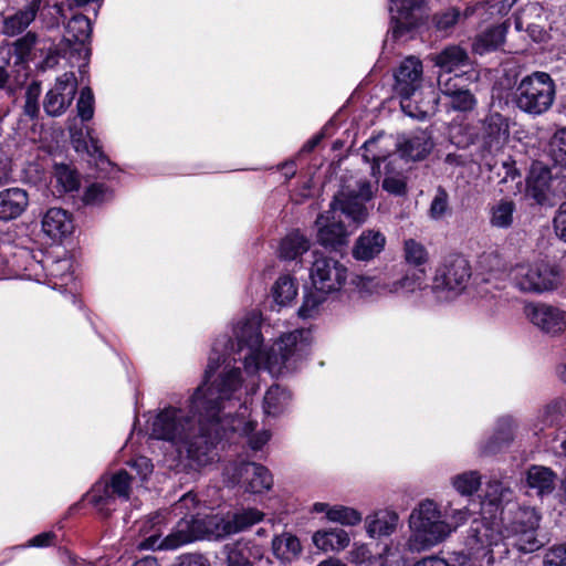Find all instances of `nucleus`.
<instances>
[{
    "label": "nucleus",
    "instance_id": "23",
    "mask_svg": "<svg viewBox=\"0 0 566 566\" xmlns=\"http://www.w3.org/2000/svg\"><path fill=\"white\" fill-rule=\"evenodd\" d=\"M29 197L25 190L10 188L0 192V220L9 221L18 218L28 207Z\"/></svg>",
    "mask_w": 566,
    "mask_h": 566
},
{
    "label": "nucleus",
    "instance_id": "5",
    "mask_svg": "<svg viewBox=\"0 0 566 566\" xmlns=\"http://www.w3.org/2000/svg\"><path fill=\"white\" fill-rule=\"evenodd\" d=\"M161 521L160 513H156L148 518L145 525L149 524V530L154 533L138 544L140 549L174 551L200 538L199 526L196 525L193 515L181 517L175 528L164 538H160L159 525Z\"/></svg>",
    "mask_w": 566,
    "mask_h": 566
},
{
    "label": "nucleus",
    "instance_id": "60",
    "mask_svg": "<svg viewBox=\"0 0 566 566\" xmlns=\"http://www.w3.org/2000/svg\"><path fill=\"white\" fill-rule=\"evenodd\" d=\"M544 566H566V546L551 548L544 557Z\"/></svg>",
    "mask_w": 566,
    "mask_h": 566
},
{
    "label": "nucleus",
    "instance_id": "61",
    "mask_svg": "<svg viewBox=\"0 0 566 566\" xmlns=\"http://www.w3.org/2000/svg\"><path fill=\"white\" fill-rule=\"evenodd\" d=\"M197 497L192 493L185 494L175 505H174V512L177 514H185V516L193 515L197 517L192 511L197 506Z\"/></svg>",
    "mask_w": 566,
    "mask_h": 566
},
{
    "label": "nucleus",
    "instance_id": "33",
    "mask_svg": "<svg viewBox=\"0 0 566 566\" xmlns=\"http://www.w3.org/2000/svg\"><path fill=\"white\" fill-rule=\"evenodd\" d=\"M515 203L501 199L490 207V224L497 229H507L513 224Z\"/></svg>",
    "mask_w": 566,
    "mask_h": 566
},
{
    "label": "nucleus",
    "instance_id": "47",
    "mask_svg": "<svg viewBox=\"0 0 566 566\" xmlns=\"http://www.w3.org/2000/svg\"><path fill=\"white\" fill-rule=\"evenodd\" d=\"M510 493V489L505 488L502 482L490 481L486 484L483 503L488 501L489 504L497 506L502 501L506 500Z\"/></svg>",
    "mask_w": 566,
    "mask_h": 566
},
{
    "label": "nucleus",
    "instance_id": "11",
    "mask_svg": "<svg viewBox=\"0 0 566 566\" xmlns=\"http://www.w3.org/2000/svg\"><path fill=\"white\" fill-rule=\"evenodd\" d=\"M77 91V80L73 72H66L56 78L54 86L46 93L43 107L48 115H62L71 105Z\"/></svg>",
    "mask_w": 566,
    "mask_h": 566
},
{
    "label": "nucleus",
    "instance_id": "40",
    "mask_svg": "<svg viewBox=\"0 0 566 566\" xmlns=\"http://www.w3.org/2000/svg\"><path fill=\"white\" fill-rule=\"evenodd\" d=\"M555 483L556 475L551 469L533 465V489L537 490L539 496L552 493Z\"/></svg>",
    "mask_w": 566,
    "mask_h": 566
},
{
    "label": "nucleus",
    "instance_id": "3",
    "mask_svg": "<svg viewBox=\"0 0 566 566\" xmlns=\"http://www.w3.org/2000/svg\"><path fill=\"white\" fill-rule=\"evenodd\" d=\"M373 195L374 187L366 179L356 180L354 185L343 186L331 202L329 210L319 214L316 219L317 241L326 248H337L345 244L348 232L339 219L338 212L357 224L365 222L368 217L365 202L370 200Z\"/></svg>",
    "mask_w": 566,
    "mask_h": 566
},
{
    "label": "nucleus",
    "instance_id": "14",
    "mask_svg": "<svg viewBox=\"0 0 566 566\" xmlns=\"http://www.w3.org/2000/svg\"><path fill=\"white\" fill-rule=\"evenodd\" d=\"M501 539L502 533L499 525L485 520L473 521L468 532L465 545L470 554L474 555L497 545Z\"/></svg>",
    "mask_w": 566,
    "mask_h": 566
},
{
    "label": "nucleus",
    "instance_id": "64",
    "mask_svg": "<svg viewBox=\"0 0 566 566\" xmlns=\"http://www.w3.org/2000/svg\"><path fill=\"white\" fill-rule=\"evenodd\" d=\"M177 566H210L209 560L200 554H185L178 558Z\"/></svg>",
    "mask_w": 566,
    "mask_h": 566
},
{
    "label": "nucleus",
    "instance_id": "30",
    "mask_svg": "<svg viewBox=\"0 0 566 566\" xmlns=\"http://www.w3.org/2000/svg\"><path fill=\"white\" fill-rule=\"evenodd\" d=\"M348 533L342 528L317 531L313 535L314 545L324 552H339L349 545Z\"/></svg>",
    "mask_w": 566,
    "mask_h": 566
},
{
    "label": "nucleus",
    "instance_id": "34",
    "mask_svg": "<svg viewBox=\"0 0 566 566\" xmlns=\"http://www.w3.org/2000/svg\"><path fill=\"white\" fill-rule=\"evenodd\" d=\"M308 249V240L297 231L292 232L282 240L280 245V256L286 260H294Z\"/></svg>",
    "mask_w": 566,
    "mask_h": 566
},
{
    "label": "nucleus",
    "instance_id": "31",
    "mask_svg": "<svg viewBox=\"0 0 566 566\" xmlns=\"http://www.w3.org/2000/svg\"><path fill=\"white\" fill-rule=\"evenodd\" d=\"M506 34L504 25H495L480 33L473 43V51L478 54H485L497 50L503 43Z\"/></svg>",
    "mask_w": 566,
    "mask_h": 566
},
{
    "label": "nucleus",
    "instance_id": "1",
    "mask_svg": "<svg viewBox=\"0 0 566 566\" xmlns=\"http://www.w3.org/2000/svg\"><path fill=\"white\" fill-rule=\"evenodd\" d=\"M241 382L240 368L213 349L205 380L190 398L188 413L175 407L164 409L153 422L151 437L169 441L192 467L213 461V450L228 430L249 436L251 449L260 450L269 441L270 432L252 434L255 422L244 421L243 412L233 418L228 411L234 405Z\"/></svg>",
    "mask_w": 566,
    "mask_h": 566
},
{
    "label": "nucleus",
    "instance_id": "35",
    "mask_svg": "<svg viewBox=\"0 0 566 566\" xmlns=\"http://www.w3.org/2000/svg\"><path fill=\"white\" fill-rule=\"evenodd\" d=\"M481 483L482 476L476 470L464 471L451 478V485L463 496L474 494L480 489Z\"/></svg>",
    "mask_w": 566,
    "mask_h": 566
},
{
    "label": "nucleus",
    "instance_id": "27",
    "mask_svg": "<svg viewBox=\"0 0 566 566\" xmlns=\"http://www.w3.org/2000/svg\"><path fill=\"white\" fill-rule=\"evenodd\" d=\"M42 229L51 238H61L72 232L73 222L66 210L51 208L43 216Z\"/></svg>",
    "mask_w": 566,
    "mask_h": 566
},
{
    "label": "nucleus",
    "instance_id": "2",
    "mask_svg": "<svg viewBox=\"0 0 566 566\" xmlns=\"http://www.w3.org/2000/svg\"><path fill=\"white\" fill-rule=\"evenodd\" d=\"M238 352L245 353L239 357L243 359L247 369L264 367L272 375H281L284 370L296 368L307 354L311 345V333L306 329H296L282 335L266 352L261 350L262 335L260 321L255 314L240 319L234 327Z\"/></svg>",
    "mask_w": 566,
    "mask_h": 566
},
{
    "label": "nucleus",
    "instance_id": "50",
    "mask_svg": "<svg viewBox=\"0 0 566 566\" xmlns=\"http://www.w3.org/2000/svg\"><path fill=\"white\" fill-rule=\"evenodd\" d=\"M450 107L459 112H469L473 109L476 104L474 96L469 90L458 91L454 95L450 96Z\"/></svg>",
    "mask_w": 566,
    "mask_h": 566
},
{
    "label": "nucleus",
    "instance_id": "6",
    "mask_svg": "<svg viewBox=\"0 0 566 566\" xmlns=\"http://www.w3.org/2000/svg\"><path fill=\"white\" fill-rule=\"evenodd\" d=\"M470 277L468 260L458 254L449 255L436 270L432 291L440 298L451 300L467 289Z\"/></svg>",
    "mask_w": 566,
    "mask_h": 566
},
{
    "label": "nucleus",
    "instance_id": "25",
    "mask_svg": "<svg viewBox=\"0 0 566 566\" xmlns=\"http://www.w3.org/2000/svg\"><path fill=\"white\" fill-rule=\"evenodd\" d=\"M433 143L427 130L418 129L410 134L399 144L401 158L408 157L412 160L423 159L432 149Z\"/></svg>",
    "mask_w": 566,
    "mask_h": 566
},
{
    "label": "nucleus",
    "instance_id": "41",
    "mask_svg": "<svg viewBox=\"0 0 566 566\" xmlns=\"http://www.w3.org/2000/svg\"><path fill=\"white\" fill-rule=\"evenodd\" d=\"M548 155L558 165L566 166V126L558 128L548 142Z\"/></svg>",
    "mask_w": 566,
    "mask_h": 566
},
{
    "label": "nucleus",
    "instance_id": "24",
    "mask_svg": "<svg viewBox=\"0 0 566 566\" xmlns=\"http://www.w3.org/2000/svg\"><path fill=\"white\" fill-rule=\"evenodd\" d=\"M432 61L436 66L442 70L441 73L451 74L461 71L470 65L468 52L459 45H449L441 52L433 55Z\"/></svg>",
    "mask_w": 566,
    "mask_h": 566
},
{
    "label": "nucleus",
    "instance_id": "45",
    "mask_svg": "<svg viewBox=\"0 0 566 566\" xmlns=\"http://www.w3.org/2000/svg\"><path fill=\"white\" fill-rule=\"evenodd\" d=\"M449 210V195L443 188L439 187L431 201L429 216L434 220H441Z\"/></svg>",
    "mask_w": 566,
    "mask_h": 566
},
{
    "label": "nucleus",
    "instance_id": "44",
    "mask_svg": "<svg viewBox=\"0 0 566 566\" xmlns=\"http://www.w3.org/2000/svg\"><path fill=\"white\" fill-rule=\"evenodd\" d=\"M405 258L409 264L421 266L428 260L426 248L413 239L405 242Z\"/></svg>",
    "mask_w": 566,
    "mask_h": 566
},
{
    "label": "nucleus",
    "instance_id": "53",
    "mask_svg": "<svg viewBox=\"0 0 566 566\" xmlns=\"http://www.w3.org/2000/svg\"><path fill=\"white\" fill-rule=\"evenodd\" d=\"M325 295V293H321L318 291L307 294L304 297L303 305L298 311L300 315L304 318L312 317L317 311L318 306L324 302Z\"/></svg>",
    "mask_w": 566,
    "mask_h": 566
},
{
    "label": "nucleus",
    "instance_id": "46",
    "mask_svg": "<svg viewBox=\"0 0 566 566\" xmlns=\"http://www.w3.org/2000/svg\"><path fill=\"white\" fill-rule=\"evenodd\" d=\"M82 120H90L94 115V96L90 87H83L76 104Z\"/></svg>",
    "mask_w": 566,
    "mask_h": 566
},
{
    "label": "nucleus",
    "instance_id": "59",
    "mask_svg": "<svg viewBox=\"0 0 566 566\" xmlns=\"http://www.w3.org/2000/svg\"><path fill=\"white\" fill-rule=\"evenodd\" d=\"M553 228L556 237L566 242V201L558 207L553 219Z\"/></svg>",
    "mask_w": 566,
    "mask_h": 566
},
{
    "label": "nucleus",
    "instance_id": "4",
    "mask_svg": "<svg viewBox=\"0 0 566 566\" xmlns=\"http://www.w3.org/2000/svg\"><path fill=\"white\" fill-rule=\"evenodd\" d=\"M408 522L411 534L407 546L412 553L431 549L452 534V526H449L440 505L430 499L417 504Z\"/></svg>",
    "mask_w": 566,
    "mask_h": 566
},
{
    "label": "nucleus",
    "instance_id": "22",
    "mask_svg": "<svg viewBox=\"0 0 566 566\" xmlns=\"http://www.w3.org/2000/svg\"><path fill=\"white\" fill-rule=\"evenodd\" d=\"M399 515L395 511L380 510L365 518L366 532L371 538L391 535L398 525Z\"/></svg>",
    "mask_w": 566,
    "mask_h": 566
},
{
    "label": "nucleus",
    "instance_id": "56",
    "mask_svg": "<svg viewBox=\"0 0 566 566\" xmlns=\"http://www.w3.org/2000/svg\"><path fill=\"white\" fill-rule=\"evenodd\" d=\"M531 77L525 76L516 88L515 92V102L518 108L522 111L530 113L531 112Z\"/></svg>",
    "mask_w": 566,
    "mask_h": 566
},
{
    "label": "nucleus",
    "instance_id": "54",
    "mask_svg": "<svg viewBox=\"0 0 566 566\" xmlns=\"http://www.w3.org/2000/svg\"><path fill=\"white\" fill-rule=\"evenodd\" d=\"M40 86L39 84H32L28 87L25 92V103H24V114L30 118H35L39 114V104L38 98L40 96Z\"/></svg>",
    "mask_w": 566,
    "mask_h": 566
},
{
    "label": "nucleus",
    "instance_id": "21",
    "mask_svg": "<svg viewBox=\"0 0 566 566\" xmlns=\"http://www.w3.org/2000/svg\"><path fill=\"white\" fill-rule=\"evenodd\" d=\"M555 87L551 76L544 72L533 73V114L546 112L553 104Z\"/></svg>",
    "mask_w": 566,
    "mask_h": 566
},
{
    "label": "nucleus",
    "instance_id": "63",
    "mask_svg": "<svg viewBox=\"0 0 566 566\" xmlns=\"http://www.w3.org/2000/svg\"><path fill=\"white\" fill-rule=\"evenodd\" d=\"M460 17V11L452 8L437 17V28L440 30H448L459 21Z\"/></svg>",
    "mask_w": 566,
    "mask_h": 566
},
{
    "label": "nucleus",
    "instance_id": "49",
    "mask_svg": "<svg viewBox=\"0 0 566 566\" xmlns=\"http://www.w3.org/2000/svg\"><path fill=\"white\" fill-rule=\"evenodd\" d=\"M112 196L113 192L106 185L93 184L86 189L84 200L86 203L99 205L109 200Z\"/></svg>",
    "mask_w": 566,
    "mask_h": 566
},
{
    "label": "nucleus",
    "instance_id": "17",
    "mask_svg": "<svg viewBox=\"0 0 566 566\" xmlns=\"http://www.w3.org/2000/svg\"><path fill=\"white\" fill-rule=\"evenodd\" d=\"M41 0H32L13 14L3 18L1 32L6 36H17L28 29L41 9Z\"/></svg>",
    "mask_w": 566,
    "mask_h": 566
},
{
    "label": "nucleus",
    "instance_id": "58",
    "mask_svg": "<svg viewBox=\"0 0 566 566\" xmlns=\"http://www.w3.org/2000/svg\"><path fill=\"white\" fill-rule=\"evenodd\" d=\"M390 1V11H397L401 18L407 19L411 11L420 8L423 0H389Z\"/></svg>",
    "mask_w": 566,
    "mask_h": 566
},
{
    "label": "nucleus",
    "instance_id": "9",
    "mask_svg": "<svg viewBox=\"0 0 566 566\" xmlns=\"http://www.w3.org/2000/svg\"><path fill=\"white\" fill-rule=\"evenodd\" d=\"M224 476L232 485L254 494L270 490L273 483L269 470L255 462L232 463L226 468Z\"/></svg>",
    "mask_w": 566,
    "mask_h": 566
},
{
    "label": "nucleus",
    "instance_id": "52",
    "mask_svg": "<svg viewBox=\"0 0 566 566\" xmlns=\"http://www.w3.org/2000/svg\"><path fill=\"white\" fill-rule=\"evenodd\" d=\"M531 265L521 264L511 270V277L515 286L522 291L527 292L531 290Z\"/></svg>",
    "mask_w": 566,
    "mask_h": 566
},
{
    "label": "nucleus",
    "instance_id": "42",
    "mask_svg": "<svg viewBox=\"0 0 566 566\" xmlns=\"http://www.w3.org/2000/svg\"><path fill=\"white\" fill-rule=\"evenodd\" d=\"M328 520L342 525L355 526L363 521V516L360 512L353 507L334 505L333 509L328 511Z\"/></svg>",
    "mask_w": 566,
    "mask_h": 566
},
{
    "label": "nucleus",
    "instance_id": "15",
    "mask_svg": "<svg viewBox=\"0 0 566 566\" xmlns=\"http://www.w3.org/2000/svg\"><path fill=\"white\" fill-rule=\"evenodd\" d=\"M478 138L489 149H499L509 138V124L499 113L488 115L480 123Z\"/></svg>",
    "mask_w": 566,
    "mask_h": 566
},
{
    "label": "nucleus",
    "instance_id": "51",
    "mask_svg": "<svg viewBox=\"0 0 566 566\" xmlns=\"http://www.w3.org/2000/svg\"><path fill=\"white\" fill-rule=\"evenodd\" d=\"M462 78V74L455 73L454 76H451L447 73H440L438 76V85L440 92L446 96L450 97L454 95L458 91H462V86L459 85L458 81Z\"/></svg>",
    "mask_w": 566,
    "mask_h": 566
},
{
    "label": "nucleus",
    "instance_id": "55",
    "mask_svg": "<svg viewBox=\"0 0 566 566\" xmlns=\"http://www.w3.org/2000/svg\"><path fill=\"white\" fill-rule=\"evenodd\" d=\"M36 42L38 34L32 31L27 32L24 35L14 41L13 48L15 54L21 59L25 57L30 54Z\"/></svg>",
    "mask_w": 566,
    "mask_h": 566
},
{
    "label": "nucleus",
    "instance_id": "7",
    "mask_svg": "<svg viewBox=\"0 0 566 566\" xmlns=\"http://www.w3.org/2000/svg\"><path fill=\"white\" fill-rule=\"evenodd\" d=\"M426 272L418 269L407 272L401 276L384 274L376 277L358 276L354 280V284L361 291L377 294H400L412 293L420 290L424 284Z\"/></svg>",
    "mask_w": 566,
    "mask_h": 566
},
{
    "label": "nucleus",
    "instance_id": "10",
    "mask_svg": "<svg viewBox=\"0 0 566 566\" xmlns=\"http://www.w3.org/2000/svg\"><path fill=\"white\" fill-rule=\"evenodd\" d=\"M422 75V63L415 56L406 57L397 67L394 74V91L398 96L401 97V107L403 109L409 107L406 102L409 101L410 97L413 96L416 92L421 87Z\"/></svg>",
    "mask_w": 566,
    "mask_h": 566
},
{
    "label": "nucleus",
    "instance_id": "28",
    "mask_svg": "<svg viewBox=\"0 0 566 566\" xmlns=\"http://www.w3.org/2000/svg\"><path fill=\"white\" fill-rule=\"evenodd\" d=\"M196 525L199 526L200 538L220 539L233 535L229 513L227 515H210L203 518L196 517Z\"/></svg>",
    "mask_w": 566,
    "mask_h": 566
},
{
    "label": "nucleus",
    "instance_id": "62",
    "mask_svg": "<svg viewBox=\"0 0 566 566\" xmlns=\"http://www.w3.org/2000/svg\"><path fill=\"white\" fill-rule=\"evenodd\" d=\"M129 465L136 471L137 475L145 480L151 474L154 465L147 457H138L129 462Z\"/></svg>",
    "mask_w": 566,
    "mask_h": 566
},
{
    "label": "nucleus",
    "instance_id": "57",
    "mask_svg": "<svg viewBox=\"0 0 566 566\" xmlns=\"http://www.w3.org/2000/svg\"><path fill=\"white\" fill-rule=\"evenodd\" d=\"M479 264L489 272H501L505 269L504 261L497 252L483 253L480 256Z\"/></svg>",
    "mask_w": 566,
    "mask_h": 566
},
{
    "label": "nucleus",
    "instance_id": "43",
    "mask_svg": "<svg viewBox=\"0 0 566 566\" xmlns=\"http://www.w3.org/2000/svg\"><path fill=\"white\" fill-rule=\"evenodd\" d=\"M54 175L57 185H60L65 192L74 191L80 186L77 175L66 165H56Z\"/></svg>",
    "mask_w": 566,
    "mask_h": 566
},
{
    "label": "nucleus",
    "instance_id": "20",
    "mask_svg": "<svg viewBox=\"0 0 566 566\" xmlns=\"http://www.w3.org/2000/svg\"><path fill=\"white\" fill-rule=\"evenodd\" d=\"M560 283V270L554 260H538L533 269V292L555 290Z\"/></svg>",
    "mask_w": 566,
    "mask_h": 566
},
{
    "label": "nucleus",
    "instance_id": "48",
    "mask_svg": "<svg viewBox=\"0 0 566 566\" xmlns=\"http://www.w3.org/2000/svg\"><path fill=\"white\" fill-rule=\"evenodd\" d=\"M444 518H447L449 526H452V533L462 524H464L471 516V511L468 507L454 509L451 503L444 506L442 511Z\"/></svg>",
    "mask_w": 566,
    "mask_h": 566
},
{
    "label": "nucleus",
    "instance_id": "37",
    "mask_svg": "<svg viewBox=\"0 0 566 566\" xmlns=\"http://www.w3.org/2000/svg\"><path fill=\"white\" fill-rule=\"evenodd\" d=\"M272 291L275 302L285 305L296 296L297 285L292 276L282 275L276 280Z\"/></svg>",
    "mask_w": 566,
    "mask_h": 566
},
{
    "label": "nucleus",
    "instance_id": "19",
    "mask_svg": "<svg viewBox=\"0 0 566 566\" xmlns=\"http://www.w3.org/2000/svg\"><path fill=\"white\" fill-rule=\"evenodd\" d=\"M533 324L548 334H557L566 326V314L546 304H533Z\"/></svg>",
    "mask_w": 566,
    "mask_h": 566
},
{
    "label": "nucleus",
    "instance_id": "38",
    "mask_svg": "<svg viewBox=\"0 0 566 566\" xmlns=\"http://www.w3.org/2000/svg\"><path fill=\"white\" fill-rule=\"evenodd\" d=\"M228 566H252L247 543L238 541L223 546Z\"/></svg>",
    "mask_w": 566,
    "mask_h": 566
},
{
    "label": "nucleus",
    "instance_id": "16",
    "mask_svg": "<svg viewBox=\"0 0 566 566\" xmlns=\"http://www.w3.org/2000/svg\"><path fill=\"white\" fill-rule=\"evenodd\" d=\"M385 172L381 187L394 196H405L407 193L406 163L399 155H391L385 158Z\"/></svg>",
    "mask_w": 566,
    "mask_h": 566
},
{
    "label": "nucleus",
    "instance_id": "12",
    "mask_svg": "<svg viewBox=\"0 0 566 566\" xmlns=\"http://www.w3.org/2000/svg\"><path fill=\"white\" fill-rule=\"evenodd\" d=\"M130 476L122 470L113 474L108 481L97 483L93 489L92 501L101 510L109 509L116 497L127 501L130 495Z\"/></svg>",
    "mask_w": 566,
    "mask_h": 566
},
{
    "label": "nucleus",
    "instance_id": "36",
    "mask_svg": "<svg viewBox=\"0 0 566 566\" xmlns=\"http://www.w3.org/2000/svg\"><path fill=\"white\" fill-rule=\"evenodd\" d=\"M229 516L231 521L232 534H237L261 522L264 517V514L256 509H243L233 513H229Z\"/></svg>",
    "mask_w": 566,
    "mask_h": 566
},
{
    "label": "nucleus",
    "instance_id": "13",
    "mask_svg": "<svg viewBox=\"0 0 566 566\" xmlns=\"http://www.w3.org/2000/svg\"><path fill=\"white\" fill-rule=\"evenodd\" d=\"M559 180L542 164L533 163V200L541 206L552 207L562 197L557 191Z\"/></svg>",
    "mask_w": 566,
    "mask_h": 566
},
{
    "label": "nucleus",
    "instance_id": "39",
    "mask_svg": "<svg viewBox=\"0 0 566 566\" xmlns=\"http://www.w3.org/2000/svg\"><path fill=\"white\" fill-rule=\"evenodd\" d=\"M289 392L280 386H272L264 396V411L268 415L276 416L289 401Z\"/></svg>",
    "mask_w": 566,
    "mask_h": 566
},
{
    "label": "nucleus",
    "instance_id": "32",
    "mask_svg": "<svg viewBox=\"0 0 566 566\" xmlns=\"http://www.w3.org/2000/svg\"><path fill=\"white\" fill-rule=\"evenodd\" d=\"M513 439V420L510 417L499 419L494 436L483 447L484 454L496 453Z\"/></svg>",
    "mask_w": 566,
    "mask_h": 566
},
{
    "label": "nucleus",
    "instance_id": "29",
    "mask_svg": "<svg viewBox=\"0 0 566 566\" xmlns=\"http://www.w3.org/2000/svg\"><path fill=\"white\" fill-rule=\"evenodd\" d=\"M272 552L282 563L289 564L298 558L302 545L295 535L285 532L272 539Z\"/></svg>",
    "mask_w": 566,
    "mask_h": 566
},
{
    "label": "nucleus",
    "instance_id": "8",
    "mask_svg": "<svg viewBox=\"0 0 566 566\" xmlns=\"http://www.w3.org/2000/svg\"><path fill=\"white\" fill-rule=\"evenodd\" d=\"M347 268L338 260L314 253L310 277L314 289L329 294L339 291L347 281Z\"/></svg>",
    "mask_w": 566,
    "mask_h": 566
},
{
    "label": "nucleus",
    "instance_id": "18",
    "mask_svg": "<svg viewBox=\"0 0 566 566\" xmlns=\"http://www.w3.org/2000/svg\"><path fill=\"white\" fill-rule=\"evenodd\" d=\"M386 237L380 231L365 230L357 238L353 247V256L359 261H369L377 256L385 248Z\"/></svg>",
    "mask_w": 566,
    "mask_h": 566
},
{
    "label": "nucleus",
    "instance_id": "26",
    "mask_svg": "<svg viewBox=\"0 0 566 566\" xmlns=\"http://www.w3.org/2000/svg\"><path fill=\"white\" fill-rule=\"evenodd\" d=\"M92 32L91 21L83 14L72 17L65 25L63 41L74 51L81 52L85 42L90 39Z\"/></svg>",
    "mask_w": 566,
    "mask_h": 566
}]
</instances>
